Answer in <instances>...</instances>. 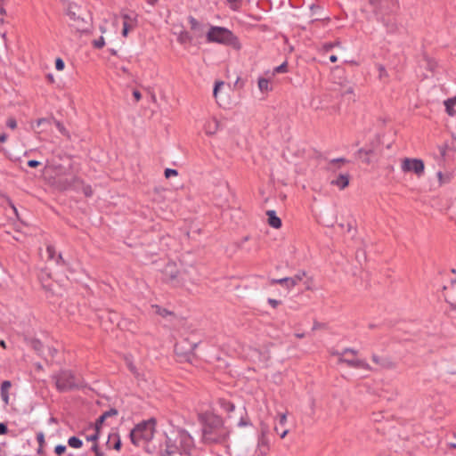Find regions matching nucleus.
<instances>
[{"label":"nucleus","instance_id":"obj_28","mask_svg":"<svg viewBox=\"0 0 456 456\" xmlns=\"http://www.w3.org/2000/svg\"><path fill=\"white\" fill-rule=\"evenodd\" d=\"M68 444L72 448L79 449L83 446V441L79 437L73 436L68 439Z\"/></svg>","mask_w":456,"mask_h":456},{"label":"nucleus","instance_id":"obj_42","mask_svg":"<svg viewBox=\"0 0 456 456\" xmlns=\"http://www.w3.org/2000/svg\"><path fill=\"white\" fill-rule=\"evenodd\" d=\"M67 451V447L64 444H57L54 447V452L57 456H62Z\"/></svg>","mask_w":456,"mask_h":456},{"label":"nucleus","instance_id":"obj_1","mask_svg":"<svg viewBox=\"0 0 456 456\" xmlns=\"http://www.w3.org/2000/svg\"><path fill=\"white\" fill-rule=\"evenodd\" d=\"M194 448V440L189 432L177 428L166 434L165 449L160 456H190Z\"/></svg>","mask_w":456,"mask_h":456},{"label":"nucleus","instance_id":"obj_18","mask_svg":"<svg viewBox=\"0 0 456 456\" xmlns=\"http://www.w3.org/2000/svg\"><path fill=\"white\" fill-rule=\"evenodd\" d=\"M106 445L110 449L112 448L118 452L120 451L121 447H122V442H121V438H120V436L118 435V433H117V432L110 433L108 436V441L106 443Z\"/></svg>","mask_w":456,"mask_h":456},{"label":"nucleus","instance_id":"obj_40","mask_svg":"<svg viewBox=\"0 0 456 456\" xmlns=\"http://www.w3.org/2000/svg\"><path fill=\"white\" fill-rule=\"evenodd\" d=\"M340 43L339 41H336V42H327V43H324L322 46V50L324 52H330V50H332L335 46L338 45Z\"/></svg>","mask_w":456,"mask_h":456},{"label":"nucleus","instance_id":"obj_9","mask_svg":"<svg viewBox=\"0 0 456 456\" xmlns=\"http://www.w3.org/2000/svg\"><path fill=\"white\" fill-rule=\"evenodd\" d=\"M401 168L404 173H413L420 177L425 172V163L421 159L404 158Z\"/></svg>","mask_w":456,"mask_h":456},{"label":"nucleus","instance_id":"obj_48","mask_svg":"<svg viewBox=\"0 0 456 456\" xmlns=\"http://www.w3.org/2000/svg\"><path fill=\"white\" fill-rule=\"evenodd\" d=\"M46 252L48 254V258L53 259L55 255V248L53 245H48L46 247Z\"/></svg>","mask_w":456,"mask_h":456},{"label":"nucleus","instance_id":"obj_22","mask_svg":"<svg viewBox=\"0 0 456 456\" xmlns=\"http://www.w3.org/2000/svg\"><path fill=\"white\" fill-rule=\"evenodd\" d=\"M349 174H339L336 179L330 182V183L338 186L340 190H344L349 185Z\"/></svg>","mask_w":456,"mask_h":456},{"label":"nucleus","instance_id":"obj_5","mask_svg":"<svg viewBox=\"0 0 456 456\" xmlns=\"http://www.w3.org/2000/svg\"><path fill=\"white\" fill-rule=\"evenodd\" d=\"M207 39L208 42L229 45L236 50L241 47L239 38L232 30H208Z\"/></svg>","mask_w":456,"mask_h":456},{"label":"nucleus","instance_id":"obj_13","mask_svg":"<svg viewBox=\"0 0 456 456\" xmlns=\"http://www.w3.org/2000/svg\"><path fill=\"white\" fill-rule=\"evenodd\" d=\"M83 180L77 176H72L70 178L60 179L58 182L59 187L61 190H77L78 184H82Z\"/></svg>","mask_w":456,"mask_h":456},{"label":"nucleus","instance_id":"obj_60","mask_svg":"<svg viewBox=\"0 0 456 456\" xmlns=\"http://www.w3.org/2000/svg\"><path fill=\"white\" fill-rule=\"evenodd\" d=\"M286 420H287V416H286V414H282V415H281V417H280V424H281V425H284V423L286 422Z\"/></svg>","mask_w":456,"mask_h":456},{"label":"nucleus","instance_id":"obj_24","mask_svg":"<svg viewBox=\"0 0 456 456\" xmlns=\"http://www.w3.org/2000/svg\"><path fill=\"white\" fill-rule=\"evenodd\" d=\"M12 387V382L10 380H4L1 384L0 394L2 400L5 404L9 403V389Z\"/></svg>","mask_w":456,"mask_h":456},{"label":"nucleus","instance_id":"obj_12","mask_svg":"<svg viewBox=\"0 0 456 456\" xmlns=\"http://www.w3.org/2000/svg\"><path fill=\"white\" fill-rule=\"evenodd\" d=\"M117 20L122 21L123 28H133L134 27L140 26L138 21V15L133 11L121 13L117 17Z\"/></svg>","mask_w":456,"mask_h":456},{"label":"nucleus","instance_id":"obj_46","mask_svg":"<svg viewBox=\"0 0 456 456\" xmlns=\"http://www.w3.org/2000/svg\"><path fill=\"white\" fill-rule=\"evenodd\" d=\"M227 3L232 10H238L240 7L241 1L240 0H227Z\"/></svg>","mask_w":456,"mask_h":456},{"label":"nucleus","instance_id":"obj_49","mask_svg":"<svg viewBox=\"0 0 456 456\" xmlns=\"http://www.w3.org/2000/svg\"><path fill=\"white\" fill-rule=\"evenodd\" d=\"M40 281H41V284H42V288L45 290V291H52L53 289H52V284L51 283H47V280L45 281L43 278H39Z\"/></svg>","mask_w":456,"mask_h":456},{"label":"nucleus","instance_id":"obj_64","mask_svg":"<svg viewBox=\"0 0 456 456\" xmlns=\"http://www.w3.org/2000/svg\"><path fill=\"white\" fill-rule=\"evenodd\" d=\"M439 151H440V155H441V157H444V155H445V153H446V147H445V146H444V147H441V148L439 149Z\"/></svg>","mask_w":456,"mask_h":456},{"label":"nucleus","instance_id":"obj_23","mask_svg":"<svg viewBox=\"0 0 456 456\" xmlns=\"http://www.w3.org/2000/svg\"><path fill=\"white\" fill-rule=\"evenodd\" d=\"M25 342L38 354L42 355L44 345L38 338H25Z\"/></svg>","mask_w":456,"mask_h":456},{"label":"nucleus","instance_id":"obj_55","mask_svg":"<svg viewBox=\"0 0 456 456\" xmlns=\"http://www.w3.org/2000/svg\"><path fill=\"white\" fill-rule=\"evenodd\" d=\"M348 160L345 158H338V159H333L330 161V165H334V164H337V163H347Z\"/></svg>","mask_w":456,"mask_h":456},{"label":"nucleus","instance_id":"obj_27","mask_svg":"<svg viewBox=\"0 0 456 456\" xmlns=\"http://www.w3.org/2000/svg\"><path fill=\"white\" fill-rule=\"evenodd\" d=\"M455 105H456V96L448 98L447 100L444 101L445 111L451 117H453L456 113L453 109V107Z\"/></svg>","mask_w":456,"mask_h":456},{"label":"nucleus","instance_id":"obj_30","mask_svg":"<svg viewBox=\"0 0 456 456\" xmlns=\"http://www.w3.org/2000/svg\"><path fill=\"white\" fill-rule=\"evenodd\" d=\"M53 120H54L53 117L38 118L36 121L37 122V128H40L41 126H51L52 123H53Z\"/></svg>","mask_w":456,"mask_h":456},{"label":"nucleus","instance_id":"obj_17","mask_svg":"<svg viewBox=\"0 0 456 456\" xmlns=\"http://www.w3.org/2000/svg\"><path fill=\"white\" fill-rule=\"evenodd\" d=\"M191 32L192 30H180L179 33L174 32L173 34L181 45L187 46L192 44L193 36Z\"/></svg>","mask_w":456,"mask_h":456},{"label":"nucleus","instance_id":"obj_56","mask_svg":"<svg viewBox=\"0 0 456 456\" xmlns=\"http://www.w3.org/2000/svg\"><path fill=\"white\" fill-rule=\"evenodd\" d=\"M56 264L57 265H61L63 266H66L68 265V263L66 262V260L62 257V255L60 253L57 256V259H56Z\"/></svg>","mask_w":456,"mask_h":456},{"label":"nucleus","instance_id":"obj_20","mask_svg":"<svg viewBox=\"0 0 456 456\" xmlns=\"http://www.w3.org/2000/svg\"><path fill=\"white\" fill-rule=\"evenodd\" d=\"M267 216V223L268 224L275 229H279L282 225L281 219L276 215L275 210H267L266 211Z\"/></svg>","mask_w":456,"mask_h":456},{"label":"nucleus","instance_id":"obj_15","mask_svg":"<svg viewBox=\"0 0 456 456\" xmlns=\"http://www.w3.org/2000/svg\"><path fill=\"white\" fill-rule=\"evenodd\" d=\"M338 362L346 363L349 368L370 370V367L369 363H367L363 360H360V359H346V358L340 357L338 359Z\"/></svg>","mask_w":456,"mask_h":456},{"label":"nucleus","instance_id":"obj_31","mask_svg":"<svg viewBox=\"0 0 456 456\" xmlns=\"http://www.w3.org/2000/svg\"><path fill=\"white\" fill-rule=\"evenodd\" d=\"M258 88L261 92H268L272 90V87L269 86L268 79L264 77H260L258 79Z\"/></svg>","mask_w":456,"mask_h":456},{"label":"nucleus","instance_id":"obj_25","mask_svg":"<svg viewBox=\"0 0 456 456\" xmlns=\"http://www.w3.org/2000/svg\"><path fill=\"white\" fill-rule=\"evenodd\" d=\"M217 403L227 413H231L235 410V404L225 398H219Z\"/></svg>","mask_w":456,"mask_h":456},{"label":"nucleus","instance_id":"obj_61","mask_svg":"<svg viewBox=\"0 0 456 456\" xmlns=\"http://www.w3.org/2000/svg\"><path fill=\"white\" fill-rule=\"evenodd\" d=\"M322 327V324L318 322H314V326H313V330H318V329H321Z\"/></svg>","mask_w":456,"mask_h":456},{"label":"nucleus","instance_id":"obj_59","mask_svg":"<svg viewBox=\"0 0 456 456\" xmlns=\"http://www.w3.org/2000/svg\"><path fill=\"white\" fill-rule=\"evenodd\" d=\"M8 135L5 133L0 134V142H5L7 141Z\"/></svg>","mask_w":456,"mask_h":456},{"label":"nucleus","instance_id":"obj_57","mask_svg":"<svg viewBox=\"0 0 456 456\" xmlns=\"http://www.w3.org/2000/svg\"><path fill=\"white\" fill-rule=\"evenodd\" d=\"M133 96L135 99V102H139L142 99V94L138 90L133 91Z\"/></svg>","mask_w":456,"mask_h":456},{"label":"nucleus","instance_id":"obj_47","mask_svg":"<svg viewBox=\"0 0 456 456\" xmlns=\"http://www.w3.org/2000/svg\"><path fill=\"white\" fill-rule=\"evenodd\" d=\"M64 68H65L64 61L61 58H60V57L56 58V60H55V69L57 70H63Z\"/></svg>","mask_w":456,"mask_h":456},{"label":"nucleus","instance_id":"obj_45","mask_svg":"<svg viewBox=\"0 0 456 456\" xmlns=\"http://www.w3.org/2000/svg\"><path fill=\"white\" fill-rule=\"evenodd\" d=\"M91 450L94 452V456H104V453L100 449L98 443L93 444Z\"/></svg>","mask_w":456,"mask_h":456},{"label":"nucleus","instance_id":"obj_36","mask_svg":"<svg viewBox=\"0 0 456 456\" xmlns=\"http://www.w3.org/2000/svg\"><path fill=\"white\" fill-rule=\"evenodd\" d=\"M82 187V191L86 197H91L94 193L92 186L89 184H85L84 183L82 184H78V188Z\"/></svg>","mask_w":456,"mask_h":456},{"label":"nucleus","instance_id":"obj_62","mask_svg":"<svg viewBox=\"0 0 456 456\" xmlns=\"http://www.w3.org/2000/svg\"><path fill=\"white\" fill-rule=\"evenodd\" d=\"M361 159H362V162H363V163H365V164H367V165L370 164V159L369 156H365V155H364V157H362V158H361Z\"/></svg>","mask_w":456,"mask_h":456},{"label":"nucleus","instance_id":"obj_2","mask_svg":"<svg viewBox=\"0 0 456 456\" xmlns=\"http://www.w3.org/2000/svg\"><path fill=\"white\" fill-rule=\"evenodd\" d=\"M202 422V436L205 443L221 444L227 438V435L223 432L224 422L222 417L216 414H208L200 416Z\"/></svg>","mask_w":456,"mask_h":456},{"label":"nucleus","instance_id":"obj_50","mask_svg":"<svg viewBox=\"0 0 456 456\" xmlns=\"http://www.w3.org/2000/svg\"><path fill=\"white\" fill-rule=\"evenodd\" d=\"M6 126L11 129H14L17 127V121L14 118H9L6 121Z\"/></svg>","mask_w":456,"mask_h":456},{"label":"nucleus","instance_id":"obj_11","mask_svg":"<svg viewBox=\"0 0 456 456\" xmlns=\"http://www.w3.org/2000/svg\"><path fill=\"white\" fill-rule=\"evenodd\" d=\"M305 276V271H299L297 274L292 277H284L281 279H271L270 284L275 285L280 284L285 286L287 289H291L298 284L299 281Z\"/></svg>","mask_w":456,"mask_h":456},{"label":"nucleus","instance_id":"obj_54","mask_svg":"<svg viewBox=\"0 0 456 456\" xmlns=\"http://www.w3.org/2000/svg\"><path fill=\"white\" fill-rule=\"evenodd\" d=\"M281 301L274 298H268V304L273 307L276 308L279 305H281Z\"/></svg>","mask_w":456,"mask_h":456},{"label":"nucleus","instance_id":"obj_19","mask_svg":"<svg viewBox=\"0 0 456 456\" xmlns=\"http://www.w3.org/2000/svg\"><path fill=\"white\" fill-rule=\"evenodd\" d=\"M161 238L157 236V240H150L147 243H143L146 246L144 249L146 255H150L151 256H157L159 254V247L158 241H159Z\"/></svg>","mask_w":456,"mask_h":456},{"label":"nucleus","instance_id":"obj_34","mask_svg":"<svg viewBox=\"0 0 456 456\" xmlns=\"http://www.w3.org/2000/svg\"><path fill=\"white\" fill-rule=\"evenodd\" d=\"M244 411H245V416H241L239 422H238V426L240 427V428H243V427H248V426H252V423L251 421L249 420L248 417V414L246 412V409L244 408Z\"/></svg>","mask_w":456,"mask_h":456},{"label":"nucleus","instance_id":"obj_14","mask_svg":"<svg viewBox=\"0 0 456 456\" xmlns=\"http://www.w3.org/2000/svg\"><path fill=\"white\" fill-rule=\"evenodd\" d=\"M371 360L383 369L393 370L396 367V363L389 357H381L375 354H372Z\"/></svg>","mask_w":456,"mask_h":456},{"label":"nucleus","instance_id":"obj_39","mask_svg":"<svg viewBox=\"0 0 456 456\" xmlns=\"http://www.w3.org/2000/svg\"><path fill=\"white\" fill-rule=\"evenodd\" d=\"M374 151L371 148L366 149V148H361L357 151L356 155L359 158H362V155L370 156L373 154Z\"/></svg>","mask_w":456,"mask_h":456},{"label":"nucleus","instance_id":"obj_38","mask_svg":"<svg viewBox=\"0 0 456 456\" xmlns=\"http://www.w3.org/2000/svg\"><path fill=\"white\" fill-rule=\"evenodd\" d=\"M92 45L95 49L102 48L105 45L104 37L101 36L99 38L93 40Z\"/></svg>","mask_w":456,"mask_h":456},{"label":"nucleus","instance_id":"obj_44","mask_svg":"<svg viewBox=\"0 0 456 456\" xmlns=\"http://www.w3.org/2000/svg\"><path fill=\"white\" fill-rule=\"evenodd\" d=\"M445 301L450 304L452 309H456V296L449 295L448 297H445Z\"/></svg>","mask_w":456,"mask_h":456},{"label":"nucleus","instance_id":"obj_26","mask_svg":"<svg viewBox=\"0 0 456 456\" xmlns=\"http://www.w3.org/2000/svg\"><path fill=\"white\" fill-rule=\"evenodd\" d=\"M37 441L38 443V448L37 450V453L39 456H45V451L44 450V446L45 444V434L42 431H40L37 434Z\"/></svg>","mask_w":456,"mask_h":456},{"label":"nucleus","instance_id":"obj_29","mask_svg":"<svg viewBox=\"0 0 456 456\" xmlns=\"http://www.w3.org/2000/svg\"><path fill=\"white\" fill-rule=\"evenodd\" d=\"M53 123L55 125L56 128L58 129V131L65 137L67 138H70V134L69 132L66 129V127L64 126V125L54 118V120H53Z\"/></svg>","mask_w":456,"mask_h":456},{"label":"nucleus","instance_id":"obj_8","mask_svg":"<svg viewBox=\"0 0 456 456\" xmlns=\"http://www.w3.org/2000/svg\"><path fill=\"white\" fill-rule=\"evenodd\" d=\"M182 270H179L176 264L173 261H169L164 266L162 270V281L163 282L175 288L179 284L178 277Z\"/></svg>","mask_w":456,"mask_h":456},{"label":"nucleus","instance_id":"obj_58","mask_svg":"<svg viewBox=\"0 0 456 456\" xmlns=\"http://www.w3.org/2000/svg\"><path fill=\"white\" fill-rule=\"evenodd\" d=\"M379 77H382L384 76H387V70L384 66L379 65Z\"/></svg>","mask_w":456,"mask_h":456},{"label":"nucleus","instance_id":"obj_6","mask_svg":"<svg viewBox=\"0 0 456 456\" xmlns=\"http://www.w3.org/2000/svg\"><path fill=\"white\" fill-rule=\"evenodd\" d=\"M308 25L313 27H327L330 26V19L319 5L313 4L307 14Z\"/></svg>","mask_w":456,"mask_h":456},{"label":"nucleus","instance_id":"obj_53","mask_svg":"<svg viewBox=\"0 0 456 456\" xmlns=\"http://www.w3.org/2000/svg\"><path fill=\"white\" fill-rule=\"evenodd\" d=\"M8 433V426L4 422H0V436L6 435Z\"/></svg>","mask_w":456,"mask_h":456},{"label":"nucleus","instance_id":"obj_37","mask_svg":"<svg viewBox=\"0 0 456 456\" xmlns=\"http://www.w3.org/2000/svg\"><path fill=\"white\" fill-rule=\"evenodd\" d=\"M224 81H216L215 82V85H214V88H213V96L215 97V99L217 101L218 99V93L220 91V88L222 86H224Z\"/></svg>","mask_w":456,"mask_h":456},{"label":"nucleus","instance_id":"obj_4","mask_svg":"<svg viewBox=\"0 0 456 456\" xmlns=\"http://www.w3.org/2000/svg\"><path fill=\"white\" fill-rule=\"evenodd\" d=\"M156 423V419L151 418L136 424L129 433L131 443L137 447H146L149 442L153 439Z\"/></svg>","mask_w":456,"mask_h":456},{"label":"nucleus","instance_id":"obj_51","mask_svg":"<svg viewBox=\"0 0 456 456\" xmlns=\"http://www.w3.org/2000/svg\"><path fill=\"white\" fill-rule=\"evenodd\" d=\"M346 353H351L352 354L356 355L358 354V351L354 349V348L347 347V348H345V350L343 351L342 354L335 353L334 354L342 355V354H346Z\"/></svg>","mask_w":456,"mask_h":456},{"label":"nucleus","instance_id":"obj_35","mask_svg":"<svg viewBox=\"0 0 456 456\" xmlns=\"http://www.w3.org/2000/svg\"><path fill=\"white\" fill-rule=\"evenodd\" d=\"M156 308V314H158L159 315L162 316V317H167L168 315H173L174 313L167 310V308H163L159 305H155L154 306Z\"/></svg>","mask_w":456,"mask_h":456},{"label":"nucleus","instance_id":"obj_43","mask_svg":"<svg viewBox=\"0 0 456 456\" xmlns=\"http://www.w3.org/2000/svg\"><path fill=\"white\" fill-rule=\"evenodd\" d=\"M164 175L167 179L178 175V171L173 168H166L164 171Z\"/></svg>","mask_w":456,"mask_h":456},{"label":"nucleus","instance_id":"obj_7","mask_svg":"<svg viewBox=\"0 0 456 456\" xmlns=\"http://www.w3.org/2000/svg\"><path fill=\"white\" fill-rule=\"evenodd\" d=\"M199 343L200 342H190L188 338H184L175 344V353L177 356L181 357L182 360L191 362L195 356L194 351Z\"/></svg>","mask_w":456,"mask_h":456},{"label":"nucleus","instance_id":"obj_52","mask_svg":"<svg viewBox=\"0 0 456 456\" xmlns=\"http://www.w3.org/2000/svg\"><path fill=\"white\" fill-rule=\"evenodd\" d=\"M28 167L36 168L41 165V163L36 159H30L27 162Z\"/></svg>","mask_w":456,"mask_h":456},{"label":"nucleus","instance_id":"obj_10","mask_svg":"<svg viewBox=\"0 0 456 456\" xmlns=\"http://www.w3.org/2000/svg\"><path fill=\"white\" fill-rule=\"evenodd\" d=\"M199 281L196 275V270L193 266H191L189 269H183L181 271L180 275L178 277L179 284L175 286V288H185L189 284H195Z\"/></svg>","mask_w":456,"mask_h":456},{"label":"nucleus","instance_id":"obj_16","mask_svg":"<svg viewBox=\"0 0 456 456\" xmlns=\"http://www.w3.org/2000/svg\"><path fill=\"white\" fill-rule=\"evenodd\" d=\"M118 414V411L116 408H110V410L104 411L102 415H100L94 424L91 425L92 428H102V425L105 421H107V419L110 417L117 416Z\"/></svg>","mask_w":456,"mask_h":456},{"label":"nucleus","instance_id":"obj_3","mask_svg":"<svg viewBox=\"0 0 456 456\" xmlns=\"http://www.w3.org/2000/svg\"><path fill=\"white\" fill-rule=\"evenodd\" d=\"M51 379L54 381L56 389L60 393L79 390L86 387L84 379L76 375L71 370H60L53 373Z\"/></svg>","mask_w":456,"mask_h":456},{"label":"nucleus","instance_id":"obj_33","mask_svg":"<svg viewBox=\"0 0 456 456\" xmlns=\"http://www.w3.org/2000/svg\"><path fill=\"white\" fill-rule=\"evenodd\" d=\"M94 432L90 436H86V439L88 442H93L94 444H95L99 440L100 434H101V428H94Z\"/></svg>","mask_w":456,"mask_h":456},{"label":"nucleus","instance_id":"obj_63","mask_svg":"<svg viewBox=\"0 0 456 456\" xmlns=\"http://www.w3.org/2000/svg\"><path fill=\"white\" fill-rule=\"evenodd\" d=\"M329 59H330V61L332 63H335L338 61V57L335 54L330 55Z\"/></svg>","mask_w":456,"mask_h":456},{"label":"nucleus","instance_id":"obj_21","mask_svg":"<svg viewBox=\"0 0 456 456\" xmlns=\"http://www.w3.org/2000/svg\"><path fill=\"white\" fill-rule=\"evenodd\" d=\"M258 450L260 455H265L269 450L266 430L262 428L261 435L258 437Z\"/></svg>","mask_w":456,"mask_h":456},{"label":"nucleus","instance_id":"obj_41","mask_svg":"<svg viewBox=\"0 0 456 456\" xmlns=\"http://www.w3.org/2000/svg\"><path fill=\"white\" fill-rule=\"evenodd\" d=\"M288 71V62L284 61L273 69V73H285Z\"/></svg>","mask_w":456,"mask_h":456},{"label":"nucleus","instance_id":"obj_32","mask_svg":"<svg viewBox=\"0 0 456 456\" xmlns=\"http://www.w3.org/2000/svg\"><path fill=\"white\" fill-rule=\"evenodd\" d=\"M436 175H437V178L439 181V185H443V184L450 183L451 178H452L450 174H444L441 171H438Z\"/></svg>","mask_w":456,"mask_h":456}]
</instances>
